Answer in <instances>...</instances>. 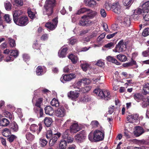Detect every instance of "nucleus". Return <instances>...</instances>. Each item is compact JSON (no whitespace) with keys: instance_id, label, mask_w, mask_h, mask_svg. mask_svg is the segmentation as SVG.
I'll return each instance as SVG.
<instances>
[{"instance_id":"f257e3e1","label":"nucleus","mask_w":149,"mask_h":149,"mask_svg":"<svg viewBox=\"0 0 149 149\" xmlns=\"http://www.w3.org/2000/svg\"><path fill=\"white\" fill-rule=\"evenodd\" d=\"M103 130H96L93 133L91 132L88 135V139L91 141L97 142L103 140L104 137Z\"/></svg>"},{"instance_id":"f03ea898","label":"nucleus","mask_w":149,"mask_h":149,"mask_svg":"<svg viewBox=\"0 0 149 149\" xmlns=\"http://www.w3.org/2000/svg\"><path fill=\"white\" fill-rule=\"evenodd\" d=\"M93 93L100 99L107 100L110 99L111 97L109 91L105 89L102 90L99 88L95 89L93 91Z\"/></svg>"},{"instance_id":"7ed1b4c3","label":"nucleus","mask_w":149,"mask_h":149,"mask_svg":"<svg viewBox=\"0 0 149 149\" xmlns=\"http://www.w3.org/2000/svg\"><path fill=\"white\" fill-rule=\"evenodd\" d=\"M86 13V14L84 15V17H86L89 19H93L97 14L96 11H93L90 9L86 8H82L79 10L76 13V14L80 15L81 14Z\"/></svg>"},{"instance_id":"20e7f679","label":"nucleus","mask_w":149,"mask_h":149,"mask_svg":"<svg viewBox=\"0 0 149 149\" xmlns=\"http://www.w3.org/2000/svg\"><path fill=\"white\" fill-rule=\"evenodd\" d=\"M56 4V0H46L44 6L45 10L44 11V14L47 15L49 16L53 12V8Z\"/></svg>"},{"instance_id":"39448f33","label":"nucleus","mask_w":149,"mask_h":149,"mask_svg":"<svg viewBox=\"0 0 149 149\" xmlns=\"http://www.w3.org/2000/svg\"><path fill=\"white\" fill-rule=\"evenodd\" d=\"M126 42L121 40L116 45L113 51L115 52L120 53L125 50L126 48Z\"/></svg>"},{"instance_id":"423d86ee","label":"nucleus","mask_w":149,"mask_h":149,"mask_svg":"<svg viewBox=\"0 0 149 149\" xmlns=\"http://www.w3.org/2000/svg\"><path fill=\"white\" fill-rule=\"evenodd\" d=\"M28 17L24 16L20 17L15 23L17 25L21 26H24L26 25L29 23Z\"/></svg>"},{"instance_id":"0eeeda50","label":"nucleus","mask_w":149,"mask_h":149,"mask_svg":"<svg viewBox=\"0 0 149 149\" xmlns=\"http://www.w3.org/2000/svg\"><path fill=\"white\" fill-rule=\"evenodd\" d=\"M58 18L55 17L52 20V22H49L45 24V26L51 30H54L56 27L58 23Z\"/></svg>"},{"instance_id":"6e6552de","label":"nucleus","mask_w":149,"mask_h":149,"mask_svg":"<svg viewBox=\"0 0 149 149\" xmlns=\"http://www.w3.org/2000/svg\"><path fill=\"white\" fill-rule=\"evenodd\" d=\"M76 77V75L73 73H71L68 74H63L60 78V80L62 82L64 83L65 81H71Z\"/></svg>"},{"instance_id":"1a4fd4ad","label":"nucleus","mask_w":149,"mask_h":149,"mask_svg":"<svg viewBox=\"0 0 149 149\" xmlns=\"http://www.w3.org/2000/svg\"><path fill=\"white\" fill-rule=\"evenodd\" d=\"M112 9L113 11L115 13L119 14L121 13L122 10L121 9V6L118 1H116L112 3Z\"/></svg>"},{"instance_id":"9d476101","label":"nucleus","mask_w":149,"mask_h":149,"mask_svg":"<svg viewBox=\"0 0 149 149\" xmlns=\"http://www.w3.org/2000/svg\"><path fill=\"white\" fill-rule=\"evenodd\" d=\"M42 128V125L41 123H39L38 126L35 124H32L30 127V131L33 132L36 131V133L38 135L41 131Z\"/></svg>"},{"instance_id":"9b49d317","label":"nucleus","mask_w":149,"mask_h":149,"mask_svg":"<svg viewBox=\"0 0 149 149\" xmlns=\"http://www.w3.org/2000/svg\"><path fill=\"white\" fill-rule=\"evenodd\" d=\"M93 22L86 17L84 15L81 17V19L79 21V24L81 26H88L92 24Z\"/></svg>"},{"instance_id":"f8f14e48","label":"nucleus","mask_w":149,"mask_h":149,"mask_svg":"<svg viewBox=\"0 0 149 149\" xmlns=\"http://www.w3.org/2000/svg\"><path fill=\"white\" fill-rule=\"evenodd\" d=\"M86 137L85 132L84 130L82 131L79 134L75 136V139L77 142L80 143L83 142Z\"/></svg>"},{"instance_id":"ddd939ff","label":"nucleus","mask_w":149,"mask_h":149,"mask_svg":"<svg viewBox=\"0 0 149 149\" xmlns=\"http://www.w3.org/2000/svg\"><path fill=\"white\" fill-rule=\"evenodd\" d=\"M66 113V110L63 107H59L55 111L56 116L59 118L64 117L65 116Z\"/></svg>"},{"instance_id":"4468645a","label":"nucleus","mask_w":149,"mask_h":149,"mask_svg":"<svg viewBox=\"0 0 149 149\" xmlns=\"http://www.w3.org/2000/svg\"><path fill=\"white\" fill-rule=\"evenodd\" d=\"M69 130H67L63 134L62 137L63 139L67 140L68 143H71L73 142V138L70 136H69Z\"/></svg>"},{"instance_id":"2eb2a0df","label":"nucleus","mask_w":149,"mask_h":149,"mask_svg":"<svg viewBox=\"0 0 149 149\" xmlns=\"http://www.w3.org/2000/svg\"><path fill=\"white\" fill-rule=\"evenodd\" d=\"M79 93L77 91H70L68 93V96L72 100L76 101L79 97Z\"/></svg>"},{"instance_id":"dca6fc26","label":"nucleus","mask_w":149,"mask_h":149,"mask_svg":"<svg viewBox=\"0 0 149 149\" xmlns=\"http://www.w3.org/2000/svg\"><path fill=\"white\" fill-rule=\"evenodd\" d=\"M80 129L78 123L76 122L72 123L70 127V131L71 133H76L79 131Z\"/></svg>"},{"instance_id":"f3484780","label":"nucleus","mask_w":149,"mask_h":149,"mask_svg":"<svg viewBox=\"0 0 149 149\" xmlns=\"http://www.w3.org/2000/svg\"><path fill=\"white\" fill-rule=\"evenodd\" d=\"M120 23L123 25L128 26H130L131 23L130 16L126 15L121 20Z\"/></svg>"},{"instance_id":"a211bd4d","label":"nucleus","mask_w":149,"mask_h":149,"mask_svg":"<svg viewBox=\"0 0 149 149\" xmlns=\"http://www.w3.org/2000/svg\"><path fill=\"white\" fill-rule=\"evenodd\" d=\"M139 117V115L136 114L133 115H128L127 117V120L128 122L130 123H133L136 120H137Z\"/></svg>"},{"instance_id":"6ab92c4d","label":"nucleus","mask_w":149,"mask_h":149,"mask_svg":"<svg viewBox=\"0 0 149 149\" xmlns=\"http://www.w3.org/2000/svg\"><path fill=\"white\" fill-rule=\"evenodd\" d=\"M13 19L14 22L18 20V17L22 15L23 12L21 10H16L13 12Z\"/></svg>"},{"instance_id":"aec40b11","label":"nucleus","mask_w":149,"mask_h":149,"mask_svg":"<svg viewBox=\"0 0 149 149\" xmlns=\"http://www.w3.org/2000/svg\"><path fill=\"white\" fill-rule=\"evenodd\" d=\"M55 136L53 137L49 141V144L50 146H52L56 142L58 139V138H59L61 135V134L59 132H57L56 133L54 134Z\"/></svg>"},{"instance_id":"412c9836","label":"nucleus","mask_w":149,"mask_h":149,"mask_svg":"<svg viewBox=\"0 0 149 149\" xmlns=\"http://www.w3.org/2000/svg\"><path fill=\"white\" fill-rule=\"evenodd\" d=\"M68 50L67 48L62 47L61 49L59 50L58 54V56L60 58H63L65 57L66 55V52Z\"/></svg>"},{"instance_id":"4be33fe9","label":"nucleus","mask_w":149,"mask_h":149,"mask_svg":"<svg viewBox=\"0 0 149 149\" xmlns=\"http://www.w3.org/2000/svg\"><path fill=\"white\" fill-rule=\"evenodd\" d=\"M136 129L134 132V134L136 136H139L144 132L143 128L141 127H136Z\"/></svg>"},{"instance_id":"5701e85b","label":"nucleus","mask_w":149,"mask_h":149,"mask_svg":"<svg viewBox=\"0 0 149 149\" xmlns=\"http://www.w3.org/2000/svg\"><path fill=\"white\" fill-rule=\"evenodd\" d=\"M84 3L87 6L94 7L96 5V1L94 0H84Z\"/></svg>"},{"instance_id":"b1692460","label":"nucleus","mask_w":149,"mask_h":149,"mask_svg":"<svg viewBox=\"0 0 149 149\" xmlns=\"http://www.w3.org/2000/svg\"><path fill=\"white\" fill-rule=\"evenodd\" d=\"M133 97L134 99L138 102H139L141 100L144 99L143 95L141 93H137L134 94L133 95Z\"/></svg>"},{"instance_id":"393cba45","label":"nucleus","mask_w":149,"mask_h":149,"mask_svg":"<svg viewBox=\"0 0 149 149\" xmlns=\"http://www.w3.org/2000/svg\"><path fill=\"white\" fill-rule=\"evenodd\" d=\"M45 109V113L47 114L52 116L54 113L53 109L50 106H47L46 107Z\"/></svg>"},{"instance_id":"a878e982","label":"nucleus","mask_w":149,"mask_h":149,"mask_svg":"<svg viewBox=\"0 0 149 149\" xmlns=\"http://www.w3.org/2000/svg\"><path fill=\"white\" fill-rule=\"evenodd\" d=\"M44 122L47 127H49L52 124V120L51 118L46 117L44 119Z\"/></svg>"},{"instance_id":"bb28decb","label":"nucleus","mask_w":149,"mask_h":149,"mask_svg":"<svg viewBox=\"0 0 149 149\" xmlns=\"http://www.w3.org/2000/svg\"><path fill=\"white\" fill-rule=\"evenodd\" d=\"M9 121L7 119L3 118L0 120V126H6L9 125Z\"/></svg>"},{"instance_id":"cd10ccee","label":"nucleus","mask_w":149,"mask_h":149,"mask_svg":"<svg viewBox=\"0 0 149 149\" xmlns=\"http://www.w3.org/2000/svg\"><path fill=\"white\" fill-rule=\"evenodd\" d=\"M67 140L63 139L61 140L60 142L59 147L60 149H65L66 148L67 144Z\"/></svg>"},{"instance_id":"c85d7f7f","label":"nucleus","mask_w":149,"mask_h":149,"mask_svg":"<svg viewBox=\"0 0 149 149\" xmlns=\"http://www.w3.org/2000/svg\"><path fill=\"white\" fill-rule=\"evenodd\" d=\"M106 59L107 61L109 62H111L113 63L116 64L117 65H120V63L118 62L117 61L115 58L113 57L108 56L107 57Z\"/></svg>"},{"instance_id":"c756f323","label":"nucleus","mask_w":149,"mask_h":149,"mask_svg":"<svg viewBox=\"0 0 149 149\" xmlns=\"http://www.w3.org/2000/svg\"><path fill=\"white\" fill-rule=\"evenodd\" d=\"M45 72L43 71V69L41 66H38L36 69V74L38 75H42Z\"/></svg>"},{"instance_id":"7c9ffc66","label":"nucleus","mask_w":149,"mask_h":149,"mask_svg":"<svg viewBox=\"0 0 149 149\" xmlns=\"http://www.w3.org/2000/svg\"><path fill=\"white\" fill-rule=\"evenodd\" d=\"M68 58L71 60L73 63H76L78 61L77 57L72 54H71L68 56Z\"/></svg>"},{"instance_id":"2f4dec72","label":"nucleus","mask_w":149,"mask_h":149,"mask_svg":"<svg viewBox=\"0 0 149 149\" xmlns=\"http://www.w3.org/2000/svg\"><path fill=\"white\" fill-rule=\"evenodd\" d=\"M141 105L143 108L146 107L148 105H149V96H148L143 99Z\"/></svg>"},{"instance_id":"473e14b6","label":"nucleus","mask_w":149,"mask_h":149,"mask_svg":"<svg viewBox=\"0 0 149 149\" xmlns=\"http://www.w3.org/2000/svg\"><path fill=\"white\" fill-rule=\"evenodd\" d=\"M117 58L121 62H124L127 60V58L124 55L120 54L116 56Z\"/></svg>"},{"instance_id":"72a5a7b5","label":"nucleus","mask_w":149,"mask_h":149,"mask_svg":"<svg viewBox=\"0 0 149 149\" xmlns=\"http://www.w3.org/2000/svg\"><path fill=\"white\" fill-rule=\"evenodd\" d=\"M33 10H31L30 8H28L27 10V13L29 17L31 19H33L35 17V13L33 12Z\"/></svg>"},{"instance_id":"f704fd0d","label":"nucleus","mask_w":149,"mask_h":149,"mask_svg":"<svg viewBox=\"0 0 149 149\" xmlns=\"http://www.w3.org/2000/svg\"><path fill=\"white\" fill-rule=\"evenodd\" d=\"M90 64L86 63V62L81 64V67L83 70L84 71H86L90 68Z\"/></svg>"},{"instance_id":"c9c22d12","label":"nucleus","mask_w":149,"mask_h":149,"mask_svg":"<svg viewBox=\"0 0 149 149\" xmlns=\"http://www.w3.org/2000/svg\"><path fill=\"white\" fill-rule=\"evenodd\" d=\"M142 10L149 11V1H148L143 4L142 5Z\"/></svg>"},{"instance_id":"e433bc0d","label":"nucleus","mask_w":149,"mask_h":149,"mask_svg":"<svg viewBox=\"0 0 149 149\" xmlns=\"http://www.w3.org/2000/svg\"><path fill=\"white\" fill-rule=\"evenodd\" d=\"M51 104L53 106L57 107L59 106V103L57 99L54 98L51 101Z\"/></svg>"},{"instance_id":"4c0bfd02","label":"nucleus","mask_w":149,"mask_h":149,"mask_svg":"<svg viewBox=\"0 0 149 149\" xmlns=\"http://www.w3.org/2000/svg\"><path fill=\"white\" fill-rule=\"evenodd\" d=\"M143 19L146 21L149 20V13L148 11H143Z\"/></svg>"},{"instance_id":"58836bf2","label":"nucleus","mask_w":149,"mask_h":149,"mask_svg":"<svg viewBox=\"0 0 149 149\" xmlns=\"http://www.w3.org/2000/svg\"><path fill=\"white\" fill-rule=\"evenodd\" d=\"M11 130L13 132H17L18 130V127L17 124L15 122L13 123L10 127Z\"/></svg>"},{"instance_id":"ea45409f","label":"nucleus","mask_w":149,"mask_h":149,"mask_svg":"<svg viewBox=\"0 0 149 149\" xmlns=\"http://www.w3.org/2000/svg\"><path fill=\"white\" fill-rule=\"evenodd\" d=\"M143 90L144 93L146 94L149 93V83H146L143 85Z\"/></svg>"},{"instance_id":"a19ab883","label":"nucleus","mask_w":149,"mask_h":149,"mask_svg":"<svg viewBox=\"0 0 149 149\" xmlns=\"http://www.w3.org/2000/svg\"><path fill=\"white\" fill-rule=\"evenodd\" d=\"M26 139L29 141H32L34 139L35 136L30 132H28L26 135Z\"/></svg>"},{"instance_id":"79ce46f5","label":"nucleus","mask_w":149,"mask_h":149,"mask_svg":"<svg viewBox=\"0 0 149 149\" xmlns=\"http://www.w3.org/2000/svg\"><path fill=\"white\" fill-rule=\"evenodd\" d=\"M12 5L11 3L7 1L4 3V6L6 9L8 11H9L11 10V8Z\"/></svg>"},{"instance_id":"37998d69","label":"nucleus","mask_w":149,"mask_h":149,"mask_svg":"<svg viewBox=\"0 0 149 149\" xmlns=\"http://www.w3.org/2000/svg\"><path fill=\"white\" fill-rule=\"evenodd\" d=\"M81 80L84 85L89 84L91 82L90 79L86 78H84Z\"/></svg>"},{"instance_id":"c03bdc74","label":"nucleus","mask_w":149,"mask_h":149,"mask_svg":"<svg viewBox=\"0 0 149 149\" xmlns=\"http://www.w3.org/2000/svg\"><path fill=\"white\" fill-rule=\"evenodd\" d=\"M132 0H123V5L125 6H130L132 4Z\"/></svg>"},{"instance_id":"a18cd8bd","label":"nucleus","mask_w":149,"mask_h":149,"mask_svg":"<svg viewBox=\"0 0 149 149\" xmlns=\"http://www.w3.org/2000/svg\"><path fill=\"white\" fill-rule=\"evenodd\" d=\"M104 6L107 10L109 11L112 9V5L109 2H105Z\"/></svg>"},{"instance_id":"49530a36","label":"nucleus","mask_w":149,"mask_h":149,"mask_svg":"<svg viewBox=\"0 0 149 149\" xmlns=\"http://www.w3.org/2000/svg\"><path fill=\"white\" fill-rule=\"evenodd\" d=\"M47 143V141L43 139H40V143L41 146L43 147L45 146Z\"/></svg>"},{"instance_id":"de8ad7c7","label":"nucleus","mask_w":149,"mask_h":149,"mask_svg":"<svg viewBox=\"0 0 149 149\" xmlns=\"http://www.w3.org/2000/svg\"><path fill=\"white\" fill-rule=\"evenodd\" d=\"M18 52L17 50H12L10 52V55L16 58L18 56Z\"/></svg>"},{"instance_id":"09e8293b","label":"nucleus","mask_w":149,"mask_h":149,"mask_svg":"<svg viewBox=\"0 0 149 149\" xmlns=\"http://www.w3.org/2000/svg\"><path fill=\"white\" fill-rule=\"evenodd\" d=\"M43 99L41 98H38L36 101L35 106L38 107H40L41 104H42Z\"/></svg>"},{"instance_id":"8fccbe9b","label":"nucleus","mask_w":149,"mask_h":149,"mask_svg":"<svg viewBox=\"0 0 149 149\" xmlns=\"http://www.w3.org/2000/svg\"><path fill=\"white\" fill-rule=\"evenodd\" d=\"M80 100L83 102H87L89 101V97L87 95L83 96L81 97Z\"/></svg>"},{"instance_id":"3c124183","label":"nucleus","mask_w":149,"mask_h":149,"mask_svg":"<svg viewBox=\"0 0 149 149\" xmlns=\"http://www.w3.org/2000/svg\"><path fill=\"white\" fill-rule=\"evenodd\" d=\"M52 136V132L51 130H49L47 131L46 134V137L48 139H51Z\"/></svg>"},{"instance_id":"603ef678","label":"nucleus","mask_w":149,"mask_h":149,"mask_svg":"<svg viewBox=\"0 0 149 149\" xmlns=\"http://www.w3.org/2000/svg\"><path fill=\"white\" fill-rule=\"evenodd\" d=\"M100 12L101 16L102 17L104 18L106 17L107 16V13L104 9L103 8H101L100 9Z\"/></svg>"},{"instance_id":"864d4df0","label":"nucleus","mask_w":149,"mask_h":149,"mask_svg":"<svg viewBox=\"0 0 149 149\" xmlns=\"http://www.w3.org/2000/svg\"><path fill=\"white\" fill-rule=\"evenodd\" d=\"M4 19L8 23H10L11 20L10 16L8 14H6L4 16Z\"/></svg>"},{"instance_id":"5fc2aeb1","label":"nucleus","mask_w":149,"mask_h":149,"mask_svg":"<svg viewBox=\"0 0 149 149\" xmlns=\"http://www.w3.org/2000/svg\"><path fill=\"white\" fill-rule=\"evenodd\" d=\"M3 114L6 117L10 119H12L13 118L12 115L8 111L4 112Z\"/></svg>"},{"instance_id":"6e6d98bb","label":"nucleus","mask_w":149,"mask_h":149,"mask_svg":"<svg viewBox=\"0 0 149 149\" xmlns=\"http://www.w3.org/2000/svg\"><path fill=\"white\" fill-rule=\"evenodd\" d=\"M114 46V44L113 42L108 43L104 46V47L108 49H110L111 48L113 47Z\"/></svg>"},{"instance_id":"4d7b16f0","label":"nucleus","mask_w":149,"mask_h":149,"mask_svg":"<svg viewBox=\"0 0 149 149\" xmlns=\"http://www.w3.org/2000/svg\"><path fill=\"white\" fill-rule=\"evenodd\" d=\"M142 35L144 37L146 36L149 35V28L145 29L142 32Z\"/></svg>"},{"instance_id":"13d9d810","label":"nucleus","mask_w":149,"mask_h":149,"mask_svg":"<svg viewBox=\"0 0 149 149\" xmlns=\"http://www.w3.org/2000/svg\"><path fill=\"white\" fill-rule=\"evenodd\" d=\"M14 2L20 6H22L23 4V0H13Z\"/></svg>"},{"instance_id":"bf43d9fd","label":"nucleus","mask_w":149,"mask_h":149,"mask_svg":"<svg viewBox=\"0 0 149 149\" xmlns=\"http://www.w3.org/2000/svg\"><path fill=\"white\" fill-rule=\"evenodd\" d=\"M106 34L104 33H103L100 35L97 39V42H100L101 41L103 38H104Z\"/></svg>"},{"instance_id":"052dcab7","label":"nucleus","mask_w":149,"mask_h":149,"mask_svg":"<svg viewBox=\"0 0 149 149\" xmlns=\"http://www.w3.org/2000/svg\"><path fill=\"white\" fill-rule=\"evenodd\" d=\"M77 41L76 39L74 38H71L69 40V43L72 45L76 43Z\"/></svg>"},{"instance_id":"680f3d73","label":"nucleus","mask_w":149,"mask_h":149,"mask_svg":"<svg viewBox=\"0 0 149 149\" xmlns=\"http://www.w3.org/2000/svg\"><path fill=\"white\" fill-rule=\"evenodd\" d=\"M10 132L8 128L4 129L3 130V134L6 137L8 136V135H6V133H7L8 134H10Z\"/></svg>"},{"instance_id":"e2e57ef3","label":"nucleus","mask_w":149,"mask_h":149,"mask_svg":"<svg viewBox=\"0 0 149 149\" xmlns=\"http://www.w3.org/2000/svg\"><path fill=\"white\" fill-rule=\"evenodd\" d=\"M142 11H143L140 8H137L134 10L133 13L134 14H136L139 16V15L142 13Z\"/></svg>"},{"instance_id":"0e129e2a","label":"nucleus","mask_w":149,"mask_h":149,"mask_svg":"<svg viewBox=\"0 0 149 149\" xmlns=\"http://www.w3.org/2000/svg\"><path fill=\"white\" fill-rule=\"evenodd\" d=\"M9 42L10 45L11 47H13L15 46V43L14 40L11 38H9Z\"/></svg>"},{"instance_id":"69168bd1","label":"nucleus","mask_w":149,"mask_h":149,"mask_svg":"<svg viewBox=\"0 0 149 149\" xmlns=\"http://www.w3.org/2000/svg\"><path fill=\"white\" fill-rule=\"evenodd\" d=\"M91 125L93 127H96L99 125V123L97 120H94L91 122Z\"/></svg>"},{"instance_id":"338daca9","label":"nucleus","mask_w":149,"mask_h":149,"mask_svg":"<svg viewBox=\"0 0 149 149\" xmlns=\"http://www.w3.org/2000/svg\"><path fill=\"white\" fill-rule=\"evenodd\" d=\"M83 83H82V81L81 79H80L75 84V85H76V86L77 87V88H79L81 86L82 84Z\"/></svg>"},{"instance_id":"774afa93","label":"nucleus","mask_w":149,"mask_h":149,"mask_svg":"<svg viewBox=\"0 0 149 149\" xmlns=\"http://www.w3.org/2000/svg\"><path fill=\"white\" fill-rule=\"evenodd\" d=\"M142 54L144 57H147L149 56V48L143 52Z\"/></svg>"}]
</instances>
